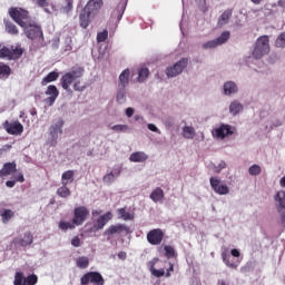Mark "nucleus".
<instances>
[{
	"label": "nucleus",
	"mask_w": 285,
	"mask_h": 285,
	"mask_svg": "<svg viewBox=\"0 0 285 285\" xmlns=\"http://www.w3.org/2000/svg\"><path fill=\"white\" fill-rule=\"evenodd\" d=\"M149 197L153 202H155V204L164 202V189H161V187L155 188Z\"/></svg>",
	"instance_id": "28"
},
{
	"label": "nucleus",
	"mask_w": 285,
	"mask_h": 285,
	"mask_svg": "<svg viewBox=\"0 0 285 285\" xmlns=\"http://www.w3.org/2000/svg\"><path fill=\"white\" fill-rule=\"evenodd\" d=\"M248 173L252 177H257V175H262V167L259 165H253L249 167Z\"/></svg>",
	"instance_id": "44"
},
{
	"label": "nucleus",
	"mask_w": 285,
	"mask_h": 285,
	"mask_svg": "<svg viewBox=\"0 0 285 285\" xmlns=\"http://www.w3.org/2000/svg\"><path fill=\"white\" fill-rule=\"evenodd\" d=\"M76 266L78 268H88V266H90V259L86 256H81L76 261Z\"/></svg>",
	"instance_id": "38"
},
{
	"label": "nucleus",
	"mask_w": 285,
	"mask_h": 285,
	"mask_svg": "<svg viewBox=\"0 0 285 285\" xmlns=\"http://www.w3.org/2000/svg\"><path fill=\"white\" fill-rule=\"evenodd\" d=\"M279 186H281L282 188H285V176L281 178V180H279Z\"/></svg>",
	"instance_id": "63"
},
{
	"label": "nucleus",
	"mask_w": 285,
	"mask_h": 285,
	"mask_svg": "<svg viewBox=\"0 0 285 285\" xmlns=\"http://www.w3.org/2000/svg\"><path fill=\"white\" fill-rule=\"evenodd\" d=\"M117 214L120 219H124V222H131L132 219H135V215L126 212V208L117 209Z\"/></svg>",
	"instance_id": "33"
},
{
	"label": "nucleus",
	"mask_w": 285,
	"mask_h": 285,
	"mask_svg": "<svg viewBox=\"0 0 285 285\" xmlns=\"http://www.w3.org/2000/svg\"><path fill=\"white\" fill-rule=\"evenodd\" d=\"M13 242L18 246L26 248L27 246H31V244L35 242V236L32 235V233L26 232L22 238H16Z\"/></svg>",
	"instance_id": "19"
},
{
	"label": "nucleus",
	"mask_w": 285,
	"mask_h": 285,
	"mask_svg": "<svg viewBox=\"0 0 285 285\" xmlns=\"http://www.w3.org/2000/svg\"><path fill=\"white\" fill-rule=\"evenodd\" d=\"M111 129H114L115 132H126V130H128V126L127 125H115L111 127Z\"/></svg>",
	"instance_id": "53"
},
{
	"label": "nucleus",
	"mask_w": 285,
	"mask_h": 285,
	"mask_svg": "<svg viewBox=\"0 0 285 285\" xmlns=\"http://www.w3.org/2000/svg\"><path fill=\"white\" fill-rule=\"evenodd\" d=\"M4 170V175H12V173H17V163H6L2 167Z\"/></svg>",
	"instance_id": "36"
},
{
	"label": "nucleus",
	"mask_w": 285,
	"mask_h": 285,
	"mask_svg": "<svg viewBox=\"0 0 285 285\" xmlns=\"http://www.w3.org/2000/svg\"><path fill=\"white\" fill-rule=\"evenodd\" d=\"M72 193L70 191V188H68V185H62L57 189L58 197H61L62 199H66L70 197Z\"/></svg>",
	"instance_id": "35"
},
{
	"label": "nucleus",
	"mask_w": 285,
	"mask_h": 285,
	"mask_svg": "<svg viewBox=\"0 0 285 285\" xmlns=\"http://www.w3.org/2000/svg\"><path fill=\"white\" fill-rule=\"evenodd\" d=\"M224 168H226V163L222 161L218 166V169H216V173H220V170H224Z\"/></svg>",
	"instance_id": "61"
},
{
	"label": "nucleus",
	"mask_w": 285,
	"mask_h": 285,
	"mask_svg": "<svg viewBox=\"0 0 285 285\" xmlns=\"http://www.w3.org/2000/svg\"><path fill=\"white\" fill-rule=\"evenodd\" d=\"M237 92V85L233 81H227L224 85L225 95H235Z\"/></svg>",
	"instance_id": "32"
},
{
	"label": "nucleus",
	"mask_w": 285,
	"mask_h": 285,
	"mask_svg": "<svg viewBox=\"0 0 285 285\" xmlns=\"http://www.w3.org/2000/svg\"><path fill=\"white\" fill-rule=\"evenodd\" d=\"M38 282H39V276H37L36 274H31L24 277L23 285H37Z\"/></svg>",
	"instance_id": "41"
},
{
	"label": "nucleus",
	"mask_w": 285,
	"mask_h": 285,
	"mask_svg": "<svg viewBox=\"0 0 285 285\" xmlns=\"http://www.w3.org/2000/svg\"><path fill=\"white\" fill-rule=\"evenodd\" d=\"M277 6H279V8H285V0H278Z\"/></svg>",
	"instance_id": "64"
},
{
	"label": "nucleus",
	"mask_w": 285,
	"mask_h": 285,
	"mask_svg": "<svg viewBox=\"0 0 285 285\" xmlns=\"http://www.w3.org/2000/svg\"><path fill=\"white\" fill-rule=\"evenodd\" d=\"M16 181H19L20 184H23L26 181V178L23 177V174H19L16 176Z\"/></svg>",
	"instance_id": "60"
},
{
	"label": "nucleus",
	"mask_w": 285,
	"mask_h": 285,
	"mask_svg": "<svg viewBox=\"0 0 285 285\" xmlns=\"http://www.w3.org/2000/svg\"><path fill=\"white\" fill-rule=\"evenodd\" d=\"M232 255L233 257H239L240 253H239V249H232Z\"/></svg>",
	"instance_id": "62"
},
{
	"label": "nucleus",
	"mask_w": 285,
	"mask_h": 285,
	"mask_svg": "<svg viewBox=\"0 0 285 285\" xmlns=\"http://www.w3.org/2000/svg\"><path fill=\"white\" fill-rule=\"evenodd\" d=\"M127 257H128V254H126V252L118 253V259H121L124 262L126 261Z\"/></svg>",
	"instance_id": "59"
},
{
	"label": "nucleus",
	"mask_w": 285,
	"mask_h": 285,
	"mask_svg": "<svg viewBox=\"0 0 285 285\" xmlns=\"http://www.w3.org/2000/svg\"><path fill=\"white\" fill-rule=\"evenodd\" d=\"M219 45L217 43V40L214 39V40H209L207 42H205L203 45V48L204 50H208V49H213V48H217Z\"/></svg>",
	"instance_id": "50"
},
{
	"label": "nucleus",
	"mask_w": 285,
	"mask_h": 285,
	"mask_svg": "<svg viewBox=\"0 0 285 285\" xmlns=\"http://www.w3.org/2000/svg\"><path fill=\"white\" fill-rule=\"evenodd\" d=\"M26 277L23 276L22 272H17L14 274V281H13V285H23Z\"/></svg>",
	"instance_id": "46"
},
{
	"label": "nucleus",
	"mask_w": 285,
	"mask_h": 285,
	"mask_svg": "<svg viewBox=\"0 0 285 285\" xmlns=\"http://www.w3.org/2000/svg\"><path fill=\"white\" fill-rule=\"evenodd\" d=\"M243 110L244 106L237 100L233 101L229 106V111L232 115H239V112H242Z\"/></svg>",
	"instance_id": "34"
},
{
	"label": "nucleus",
	"mask_w": 285,
	"mask_h": 285,
	"mask_svg": "<svg viewBox=\"0 0 285 285\" xmlns=\"http://www.w3.org/2000/svg\"><path fill=\"white\" fill-rule=\"evenodd\" d=\"M129 161L134 164H144V161H148V156L144 151H135L129 156Z\"/></svg>",
	"instance_id": "23"
},
{
	"label": "nucleus",
	"mask_w": 285,
	"mask_h": 285,
	"mask_svg": "<svg viewBox=\"0 0 285 285\" xmlns=\"http://www.w3.org/2000/svg\"><path fill=\"white\" fill-rule=\"evenodd\" d=\"M24 35L28 39L35 40L43 37V31L41 30V26L37 23L35 20H29L24 27Z\"/></svg>",
	"instance_id": "5"
},
{
	"label": "nucleus",
	"mask_w": 285,
	"mask_h": 285,
	"mask_svg": "<svg viewBox=\"0 0 285 285\" xmlns=\"http://www.w3.org/2000/svg\"><path fill=\"white\" fill-rule=\"evenodd\" d=\"M23 57V48L18 47H2L0 49V59H8L9 61H14Z\"/></svg>",
	"instance_id": "6"
},
{
	"label": "nucleus",
	"mask_w": 285,
	"mask_h": 285,
	"mask_svg": "<svg viewBox=\"0 0 285 285\" xmlns=\"http://www.w3.org/2000/svg\"><path fill=\"white\" fill-rule=\"evenodd\" d=\"M130 83V69H125L118 78V88H126Z\"/></svg>",
	"instance_id": "24"
},
{
	"label": "nucleus",
	"mask_w": 285,
	"mask_h": 285,
	"mask_svg": "<svg viewBox=\"0 0 285 285\" xmlns=\"http://www.w3.org/2000/svg\"><path fill=\"white\" fill-rule=\"evenodd\" d=\"M129 228L124 224L111 225L105 230V235H121L128 233Z\"/></svg>",
	"instance_id": "20"
},
{
	"label": "nucleus",
	"mask_w": 285,
	"mask_h": 285,
	"mask_svg": "<svg viewBox=\"0 0 285 285\" xmlns=\"http://www.w3.org/2000/svg\"><path fill=\"white\" fill-rule=\"evenodd\" d=\"M183 137L185 139H194L195 138V128L190 126H185L183 128Z\"/></svg>",
	"instance_id": "37"
},
{
	"label": "nucleus",
	"mask_w": 285,
	"mask_h": 285,
	"mask_svg": "<svg viewBox=\"0 0 285 285\" xmlns=\"http://www.w3.org/2000/svg\"><path fill=\"white\" fill-rule=\"evenodd\" d=\"M58 228H60V230H63L66 233V230H75L77 228V224H75L73 220H71V222L61 220L58 224Z\"/></svg>",
	"instance_id": "31"
},
{
	"label": "nucleus",
	"mask_w": 285,
	"mask_h": 285,
	"mask_svg": "<svg viewBox=\"0 0 285 285\" xmlns=\"http://www.w3.org/2000/svg\"><path fill=\"white\" fill-rule=\"evenodd\" d=\"M2 128L6 130L7 135H12L13 137H21V135H23V125L19 120H6L2 124Z\"/></svg>",
	"instance_id": "7"
},
{
	"label": "nucleus",
	"mask_w": 285,
	"mask_h": 285,
	"mask_svg": "<svg viewBox=\"0 0 285 285\" xmlns=\"http://www.w3.org/2000/svg\"><path fill=\"white\" fill-rule=\"evenodd\" d=\"M147 128H148V130H151V132H159L160 134L159 128H157V126H155V124H148Z\"/></svg>",
	"instance_id": "56"
},
{
	"label": "nucleus",
	"mask_w": 285,
	"mask_h": 285,
	"mask_svg": "<svg viewBox=\"0 0 285 285\" xmlns=\"http://www.w3.org/2000/svg\"><path fill=\"white\" fill-rule=\"evenodd\" d=\"M186 66H188L187 58L180 59L173 67L167 68V70H166L167 77H177V75H181V72H184V68H186Z\"/></svg>",
	"instance_id": "13"
},
{
	"label": "nucleus",
	"mask_w": 285,
	"mask_h": 285,
	"mask_svg": "<svg viewBox=\"0 0 285 285\" xmlns=\"http://www.w3.org/2000/svg\"><path fill=\"white\" fill-rule=\"evenodd\" d=\"M159 262V258L158 257H155L153 258L149 263H148V268H149V272L151 273V275L154 277H170L173 274L171 273H175V265L171 263V262H161L164 268H160V269H157L155 268V266L158 264ZM166 264H168V268H166Z\"/></svg>",
	"instance_id": "2"
},
{
	"label": "nucleus",
	"mask_w": 285,
	"mask_h": 285,
	"mask_svg": "<svg viewBox=\"0 0 285 285\" xmlns=\"http://www.w3.org/2000/svg\"><path fill=\"white\" fill-rule=\"evenodd\" d=\"M39 8H48L50 6V0H36Z\"/></svg>",
	"instance_id": "54"
},
{
	"label": "nucleus",
	"mask_w": 285,
	"mask_h": 285,
	"mask_svg": "<svg viewBox=\"0 0 285 285\" xmlns=\"http://www.w3.org/2000/svg\"><path fill=\"white\" fill-rule=\"evenodd\" d=\"M150 75V71L148 70V68H141L138 71V81L139 83H142V81H146V79H148Z\"/></svg>",
	"instance_id": "40"
},
{
	"label": "nucleus",
	"mask_w": 285,
	"mask_h": 285,
	"mask_svg": "<svg viewBox=\"0 0 285 285\" xmlns=\"http://www.w3.org/2000/svg\"><path fill=\"white\" fill-rule=\"evenodd\" d=\"M277 213L281 215L282 224H285V190H279L274 196Z\"/></svg>",
	"instance_id": "11"
},
{
	"label": "nucleus",
	"mask_w": 285,
	"mask_h": 285,
	"mask_svg": "<svg viewBox=\"0 0 285 285\" xmlns=\"http://www.w3.org/2000/svg\"><path fill=\"white\" fill-rule=\"evenodd\" d=\"M132 115H135V109H132V107H128L126 109V117H132Z\"/></svg>",
	"instance_id": "58"
},
{
	"label": "nucleus",
	"mask_w": 285,
	"mask_h": 285,
	"mask_svg": "<svg viewBox=\"0 0 285 285\" xmlns=\"http://www.w3.org/2000/svg\"><path fill=\"white\" fill-rule=\"evenodd\" d=\"M112 219V213L107 212L106 214L101 215L94 222L92 230H102V228L106 226Z\"/></svg>",
	"instance_id": "17"
},
{
	"label": "nucleus",
	"mask_w": 285,
	"mask_h": 285,
	"mask_svg": "<svg viewBox=\"0 0 285 285\" xmlns=\"http://www.w3.org/2000/svg\"><path fill=\"white\" fill-rule=\"evenodd\" d=\"M45 95H47L45 104L47 106H53L55 101H57V97H59V89H57V86L55 85H49L47 90L45 91Z\"/></svg>",
	"instance_id": "16"
},
{
	"label": "nucleus",
	"mask_w": 285,
	"mask_h": 285,
	"mask_svg": "<svg viewBox=\"0 0 285 285\" xmlns=\"http://www.w3.org/2000/svg\"><path fill=\"white\" fill-rule=\"evenodd\" d=\"M209 183L214 193H216L217 195H228V193H230V188H228V185L222 183L217 177H210Z\"/></svg>",
	"instance_id": "12"
},
{
	"label": "nucleus",
	"mask_w": 285,
	"mask_h": 285,
	"mask_svg": "<svg viewBox=\"0 0 285 285\" xmlns=\"http://www.w3.org/2000/svg\"><path fill=\"white\" fill-rule=\"evenodd\" d=\"M165 250V257H167V259H171V257H175V248L170 245H166L164 247Z\"/></svg>",
	"instance_id": "47"
},
{
	"label": "nucleus",
	"mask_w": 285,
	"mask_h": 285,
	"mask_svg": "<svg viewBox=\"0 0 285 285\" xmlns=\"http://www.w3.org/2000/svg\"><path fill=\"white\" fill-rule=\"evenodd\" d=\"M233 127L230 125L222 124L219 127L212 131L213 137L216 139H226L228 135H234Z\"/></svg>",
	"instance_id": "14"
},
{
	"label": "nucleus",
	"mask_w": 285,
	"mask_h": 285,
	"mask_svg": "<svg viewBox=\"0 0 285 285\" xmlns=\"http://www.w3.org/2000/svg\"><path fill=\"white\" fill-rule=\"evenodd\" d=\"M57 79H59V72L51 71L42 79L41 86H48V83H52V81H57Z\"/></svg>",
	"instance_id": "29"
},
{
	"label": "nucleus",
	"mask_w": 285,
	"mask_h": 285,
	"mask_svg": "<svg viewBox=\"0 0 285 285\" xmlns=\"http://www.w3.org/2000/svg\"><path fill=\"white\" fill-rule=\"evenodd\" d=\"M80 284L81 285H89V284L105 285L106 281L104 279V276L101 275V273L88 272L81 276Z\"/></svg>",
	"instance_id": "8"
},
{
	"label": "nucleus",
	"mask_w": 285,
	"mask_h": 285,
	"mask_svg": "<svg viewBox=\"0 0 285 285\" xmlns=\"http://www.w3.org/2000/svg\"><path fill=\"white\" fill-rule=\"evenodd\" d=\"M104 7V0H89L83 8L87 12H90L94 17Z\"/></svg>",
	"instance_id": "18"
},
{
	"label": "nucleus",
	"mask_w": 285,
	"mask_h": 285,
	"mask_svg": "<svg viewBox=\"0 0 285 285\" xmlns=\"http://www.w3.org/2000/svg\"><path fill=\"white\" fill-rule=\"evenodd\" d=\"M222 258H223L224 264H226L228 266V268H237V264L230 263V256L227 255L226 252L222 253Z\"/></svg>",
	"instance_id": "42"
},
{
	"label": "nucleus",
	"mask_w": 285,
	"mask_h": 285,
	"mask_svg": "<svg viewBox=\"0 0 285 285\" xmlns=\"http://www.w3.org/2000/svg\"><path fill=\"white\" fill-rule=\"evenodd\" d=\"M117 101L124 104L126 101V88H118Z\"/></svg>",
	"instance_id": "48"
},
{
	"label": "nucleus",
	"mask_w": 285,
	"mask_h": 285,
	"mask_svg": "<svg viewBox=\"0 0 285 285\" xmlns=\"http://www.w3.org/2000/svg\"><path fill=\"white\" fill-rule=\"evenodd\" d=\"M83 72V67L79 66H75L69 72H66L60 79L63 90H70V86L73 83V90H76V92H83V90H86V87L81 83Z\"/></svg>",
	"instance_id": "1"
},
{
	"label": "nucleus",
	"mask_w": 285,
	"mask_h": 285,
	"mask_svg": "<svg viewBox=\"0 0 285 285\" xmlns=\"http://www.w3.org/2000/svg\"><path fill=\"white\" fill-rule=\"evenodd\" d=\"M75 181V170H67L61 175V185L68 186Z\"/></svg>",
	"instance_id": "27"
},
{
	"label": "nucleus",
	"mask_w": 285,
	"mask_h": 285,
	"mask_svg": "<svg viewBox=\"0 0 285 285\" xmlns=\"http://www.w3.org/2000/svg\"><path fill=\"white\" fill-rule=\"evenodd\" d=\"M0 217L2 224H9L10 219L14 217V212H12V209H3L2 212H0Z\"/></svg>",
	"instance_id": "30"
},
{
	"label": "nucleus",
	"mask_w": 285,
	"mask_h": 285,
	"mask_svg": "<svg viewBox=\"0 0 285 285\" xmlns=\"http://www.w3.org/2000/svg\"><path fill=\"white\" fill-rule=\"evenodd\" d=\"M90 17H95L91 12L82 9L79 14V26L86 30L90 26Z\"/></svg>",
	"instance_id": "21"
},
{
	"label": "nucleus",
	"mask_w": 285,
	"mask_h": 285,
	"mask_svg": "<svg viewBox=\"0 0 285 285\" xmlns=\"http://www.w3.org/2000/svg\"><path fill=\"white\" fill-rule=\"evenodd\" d=\"M12 69L8 65H0V77H10Z\"/></svg>",
	"instance_id": "43"
},
{
	"label": "nucleus",
	"mask_w": 285,
	"mask_h": 285,
	"mask_svg": "<svg viewBox=\"0 0 285 285\" xmlns=\"http://www.w3.org/2000/svg\"><path fill=\"white\" fill-rule=\"evenodd\" d=\"M228 39H230V31H224L218 38H216V43H218V46H224Z\"/></svg>",
	"instance_id": "39"
},
{
	"label": "nucleus",
	"mask_w": 285,
	"mask_h": 285,
	"mask_svg": "<svg viewBox=\"0 0 285 285\" xmlns=\"http://www.w3.org/2000/svg\"><path fill=\"white\" fill-rule=\"evenodd\" d=\"M16 185H17V180H7L6 181L7 188H14Z\"/></svg>",
	"instance_id": "57"
},
{
	"label": "nucleus",
	"mask_w": 285,
	"mask_h": 285,
	"mask_svg": "<svg viewBox=\"0 0 285 285\" xmlns=\"http://www.w3.org/2000/svg\"><path fill=\"white\" fill-rule=\"evenodd\" d=\"M232 17H233V10L232 9L225 10L223 12V14H220L218 18L217 27L224 28V26H227V23H229Z\"/></svg>",
	"instance_id": "22"
},
{
	"label": "nucleus",
	"mask_w": 285,
	"mask_h": 285,
	"mask_svg": "<svg viewBox=\"0 0 285 285\" xmlns=\"http://www.w3.org/2000/svg\"><path fill=\"white\" fill-rule=\"evenodd\" d=\"M61 10H62V12H65V14H68V12H70L72 10V0H66Z\"/></svg>",
	"instance_id": "51"
},
{
	"label": "nucleus",
	"mask_w": 285,
	"mask_h": 285,
	"mask_svg": "<svg viewBox=\"0 0 285 285\" xmlns=\"http://www.w3.org/2000/svg\"><path fill=\"white\" fill-rule=\"evenodd\" d=\"M90 217V210H88V207L86 206H78L73 209V217L71 220H73V224L76 226H83V223Z\"/></svg>",
	"instance_id": "9"
},
{
	"label": "nucleus",
	"mask_w": 285,
	"mask_h": 285,
	"mask_svg": "<svg viewBox=\"0 0 285 285\" xmlns=\"http://www.w3.org/2000/svg\"><path fill=\"white\" fill-rule=\"evenodd\" d=\"M164 229L154 228L147 233V242L151 246H159L164 242Z\"/></svg>",
	"instance_id": "10"
},
{
	"label": "nucleus",
	"mask_w": 285,
	"mask_h": 285,
	"mask_svg": "<svg viewBox=\"0 0 285 285\" xmlns=\"http://www.w3.org/2000/svg\"><path fill=\"white\" fill-rule=\"evenodd\" d=\"M120 175H121V168H115L109 174L104 176L102 181L105 184H112V181H115V178L119 177Z\"/></svg>",
	"instance_id": "26"
},
{
	"label": "nucleus",
	"mask_w": 285,
	"mask_h": 285,
	"mask_svg": "<svg viewBox=\"0 0 285 285\" xmlns=\"http://www.w3.org/2000/svg\"><path fill=\"white\" fill-rule=\"evenodd\" d=\"M276 48H285V32L281 33L276 41H275Z\"/></svg>",
	"instance_id": "49"
},
{
	"label": "nucleus",
	"mask_w": 285,
	"mask_h": 285,
	"mask_svg": "<svg viewBox=\"0 0 285 285\" xmlns=\"http://www.w3.org/2000/svg\"><path fill=\"white\" fill-rule=\"evenodd\" d=\"M124 10H126V6L124 3H119L116 10H114L112 14H117V19L120 20L124 17Z\"/></svg>",
	"instance_id": "45"
},
{
	"label": "nucleus",
	"mask_w": 285,
	"mask_h": 285,
	"mask_svg": "<svg viewBox=\"0 0 285 285\" xmlns=\"http://www.w3.org/2000/svg\"><path fill=\"white\" fill-rule=\"evenodd\" d=\"M63 128V120L59 119L56 124L50 127L49 135L51 137L50 145L55 146L57 144V139H59V135H63L61 130Z\"/></svg>",
	"instance_id": "15"
},
{
	"label": "nucleus",
	"mask_w": 285,
	"mask_h": 285,
	"mask_svg": "<svg viewBox=\"0 0 285 285\" xmlns=\"http://www.w3.org/2000/svg\"><path fill=\"white\" fill-rule=\"evenodd\" d=\"M71 246H73L75 248H79V246H81V238H79V236H75L71 239Z\"/></svg>",
	"instance_id": "55"
},
{
	"label": "nucleus",
	"mask_w": 285,
	"mask_h": 285,
	"mask_svg": "<svg viewBox=\"0 0 285 285\" xmlns=\"http://www.w3.org/2000/svg\"><path fill=\"white\" fill-rule=\"evenodd\" d=\"M271 52V39L268 36H261L256 42L254 50L252 52V57L254 59H262L265 55H268Z\"/></svg>",
	"instance_id": "4"
},
{
	"label": "nucleus",
	"mask_w": 285,
	"mask_h": 285,
	"mask_svg": "<svg viewBox=\"0 0 285 285\" xmlns=\"http://www.w3.org/2000/svg\"><path fill=\"white\" fill-rule=\"evenodd\" d=\"M4 30L8 32V35H11L13 37H17L19 35V28H17V24H14L12 21L4 19Z\"/></svg>",
	"instance_id": "25"
},
{
	"label": "nucleus",
	"mask_w": 285,
	"mask_h": 285,
	"mask_svg": "<svg viewBox=\"0 0 285 285\" xmlns=\"http://www.w3.org/2000/svg\"><path fill=\"white\" fill-rule=\"evenodd\" d=\"M9 16L20 28H26V24L32 19L30 11L19 7H11Z\"/></svg>",
	"instance_id": "3"
},
{
	"label": "nucleus",
	"mask_w": 285,
	"mask_h": 285,
	"mask_svg": "<svg viewBox=\"0 0 285 285\" xmlns=\"http://www.w3.org/2000/svg\"><path fill=\"white\" fill-rule=\"evenodd\" d=\"M108 39V30H104L97 35V41L98 43H101Z\"/></svg>",
	"instance_id": "52"
}]
</instances>
